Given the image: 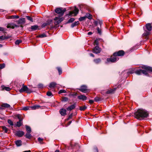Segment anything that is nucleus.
I'll use <instances>...</instances> for the list:
<instances>
[{
	"instance_id": "obj_19",
	"label": "nucleus",
	"mask_w": 152,
	"mask_h": 152,
	"mask_svg": "<svg viewBox=\"0 0 152 152\" xmlns=\"http://www.w3.org/2000/svg\"><path fill=\"white\" fill-rule=\"evenodd\" d=\"M56 84L55 82H53L50 84L49 87L50 88H53L56 86Z\"/></svg>"
},
{
	"instance_id": "obj_55",
	"label": "nucleus",
	"mask_w": 152,
	"mask_h": 152,
	"mask_svg": "<svg viewBox=\"0 0 152 152\" xmlns=\"http://www.w3.org/2000/svg\"><path fill=\"white\" fill-rule=\"evenodd\" d=\"M97 31H98V33H101V30L99 28H97Z\"/></svg>"
},
{
	"instance_id": "obj_6",
	"label": "nucleus",
	"mask_w": 152,
	"mask_h": 152,
	"mask_svg": "<svg viewBox=\"0 0 152 152\" xmlns=\"http://www.w3.org/2000/svg\"><path fill=\"white\" fill-rule=\"evenodd\" d=\"M113 55L111 56L110 58H108L107 59V61L108 62H114L118 60V58Z\"/></svg>"
},
{
	"instance_id": "obj_60",
	"label": "nucleus",
	"mask_w": 152,
	"mask_h": 152,
	"mask_svg": "<svg viewBox=\"0 0 152 152\" xmlns=\"http://www.w3.org/2000/svg\"><path fill=\"white\" fill-rule=\"evenodd\" d=\"M55 152H59V151L58 150H57L55 151Z\"/></svg>"
},
{
	"instance_id": "obj_5",
	"label": "nucleus",
	"mask_w": 152,
	"mask_h": 152,
	"mask_svg": "<svg viewBox=\"0 0 152 152\" xmlns=\"http://www.w3.org/2000/svg\"><path fill=\"white\" fill-rule=\"evenodd\" d=\"M66 10L65 9L62 10L61 8H58L56 9L55 11L56 13L59 14L62 16L64 15Z\"/></svg>"
},
{
	"instance_id": "obj_42",
	"label": "nucleus",
	"mask_w": 152,
	"mask_h": 152,
	"mask_svg": "<svg viewBox=\"0 0 152 152\" xmlns=\"http://www.w3.org/2000/svg\"><path fill=\"white\" fill-rule=\"evenodd\" d=\"M17 117L19 119V121H22L23 119L22 118L21 116L19 115H17Z\"/></svg>"
},
{
	"instance_id": "obj_1",
	"label": "nucleus",
	"mask_w": 152,
	"mask_h": 152,
	"mask_svg": "<svg viewBox=\"0 0 152 152\" xmlns=\"http://www.w3.org/2000/svg\"><path fill=\"white\" fill-rule=\"evenodd\" d=\"M135 118L139 120H141L147 117L148 115V112L145 110L140 109L134 113Z\"/></svg>"
},
{
	"instance_id": "obj_35",
	"label": "nucleus",
	"mask_w": 152,
	"mask_h": 152,
	"mask_svg": "<svg viewBox=\"0 0 152 152\" xmlns=\"http://www.w3.org/2000/svg\"><path fill=\"white\" fill-rule=\"evenodd\" d=\"M22 124V121H19L17 122V124L16 126L18 127L20 126Z\"/></svg>"
},
{
	"instance_id": "obj_52",
	"label": "nucleus",
	"mask_w": 152,
	"mask_h": 152,
	"mask_svg": "<svg viewBox=\"0 0 152 152\" xmlns=\"http://www.w3.org/2000/svg\"><path fill=\"white\" fill-rule=\"evenodd\" d=\"M98 42L97 40H95L94 42V44L97 45H98Z\"/></svg>"
},
{
	"instance_id": "obj_36",
	"label": "nucleus",
	"mask_w": 152,
	"mask_h": 152,
	"mask_svg": "<svg viewBox=\"0 0 152 152\" xmlns=\"http://www.w3.org/2000/svg\"><path fill=\"white\" fill-rule=\"evenodd\" d=\"M8 123L10 124L11 126H12L13 125V123L12 121L10 119H8L7 121Z\"/></svg>"
},
{
	"instance_id": "obj_18",
	"label": "nucleus",
	"mask_w": 152,
	"mask_h": 152,
	"mask_svg": "<svg viewBox=\"0 0 152 152\" xmlns=\"http://www.w3.org/2000/svg\"><path fill=\"white\" fill-rule=\"evenodd\" d=\"M76 107V104H74L69 106L66 109L68 111H71L72 110L74 109Z\"/></svg>"
},
{
	"instance_id": "obj_61",
	"label": "nucleus",
	"mask_w": 152,
	"mask_h": 152,
	"mask_svg": "<svg viewBox=\"0 0 152 152\" xmlns=\"http://www.w3.org/2000/svg\"><path fill=\"white\" fill-rule=\"evenodd\" d=\"M2 47V45L1 44H0V48H1Z\"/></svg>"
},
{
	"instance_id": "obj_39",
	"label": "nucleus",
	"mask_w": 152,
	"mask_h": 152,
	"mask_svg": "<svg viewBox=\"0 0 152 152\" xmlns=\"http://www.w3.org/2000/svg\"><path fill=\"white\" fill-rule=\"evenodd\" d=\"M7 39V37L5 36H0V40H3Z\"/></svg>"
},
{
	"instance_id": "obj_51",
	"label": "nucleus",
	"mask_w": 152,
	"mask_h": 152,
	"mask_svg": "<svg viewBox=\"0 0 152 152\" xmlns=\"http://www.w3.org/2000/svg\"><path fill=\"white\" fill-rule=\"evenodd\" d=\"M38 88H42L43 87V85L41 84H39L37 86Z\"/></svg>"
},
{
	"instance_id": "obj_25",
	"label": "nucleus",
	"mask_w": 152,
	"mask_h": 152,
	"mask_svg": "<svg viewBox=\"0 0 152 152\" xmlns=\"http://www.w3.org/2000/svg\"><path fill=\"white\" fill-rule=\"evenodd\" d=\"M79 24V21H75V22L73 23L72 24V25H71V27L72 28H73L74 27H75V26H76L77 25H78Z\"/></svg>"
},
{
	"instance_id": "obj_40",
	"label": "nucleus",
	"mask_w": 152,
	"mask_h": 152,
	"mask_svg": "<svg viewBox=\"0 0 152 152\" xmlns=\"http://www.w3.org/2000/svg\"><path fill=\"white\" fill-rule=\"evenodd\" d=\"M38 140L40 144L43 143V139L40 137H39L38 138Z\"/></svg>"
},
{
	"instance_id": "obj_38",
	"label": "nucleus",
	"mask_w": 152,
	"mask_h": 152,
	"mask_svg": "<svg viewBox=\"0 0 152 152\" xmlns=\"http://www.w3.org/2000/svg\"><path fill=\"white\" fill-rule=\"evenodd\" d=\"M86 19V17L85 16L81 17L79 19V21H81Z\"/></svg>"
},
{
	"instance_id": "obj_53",
	"label": "nucleus",
	"mask_w": 152,
	"mask_h": 152,
	"mask_svg": "<svg viewBox=\"0 0 152 152\" xmlns=\"http://www.w3.org/2000/svg\"><path fill=\"white\" fill-rule=\"evenodd\" d=\"M94 102V101L93 100H89V103L91 104L93 103Z\"/></svg>"
},
{
	"instance_id": "obj_34",
	"label": "nucleus",
	"mask_w": 152,
	"mask_h": 152,
	"mask_svg": "<svg viewBox=\"0 0 152 152\" xmlns=\"http://www.w3.org/2000/svg\"><path fill=\"white\" fill-rule=\"evenodd\" d=\"M2 128L4 130L5 133H7L8 131V129L5 126H2Z\"/></svg>"
},
{
	"instance_id": "obj_45",
	"label": "nucleus",
	"mask_w": 152,
	"mask_h": 152,
	"mask_svg": "<svg viewBox=\"0 0 152 152\" xmlns=\"http://www.w3.org/2000/svg\"><path fill=\"white\" fill-rule=\"evenodd\" d=\"M58 70V71L59 75H61L62 73V70L59 67L57 68Z\"/></svg>"
},
{
	"instance_id": "obj_50",
	"label": "nucleus",
	"mask_w": 152,
	"mask_h": 152,
	"mask_svg": "<svg viewBox=\"0 0 152 152\" xmlns=\"http://www.w3.org/2000/svg\"><path fill=\"white\" fill-rule=\"evenodd\" d=\"M95 101L96 102H97L100 101V98L98 97H96L94 99Z\"/></svg>"
},
{
	"instance_id": "obj_31",
	"label": "nucleus",
	"mask_w": 152,
	"mask_h": 152,
	"mask_svg": "<svg viewBox=\"0 0 152 152\" xmlns=\"http://www.w3.org/2000/svg\"><path fill=\"white\" fill-rule=\"evenodd\" d=\"M26 130L27 132H31V128L28 126H26Z\"/></svg>"
},
{
	"instance_id": "obj_16",
	"label": "nucleus",
	"mask_w": 152,
	"mask_h": 152,
	"mask_svg": "<svg viewBox=\"0 0 152 152\" xmlns=\"http://www.w3.org/2000/svg\"><path fill=\"white\" fill-rule=\"evenodd\" d=\"M77 98L80 100H82L83 101L87 99V97L84 95H81L78 96Z\"/></svg>"
},
{
	"instance_id": "obj_11",
	"label": "nucleus",
	"mask_w": 152,
	"mask_h": 152,
	"mask_svg": "<svg viewBox=\"0 0 152 152\" xmlns=\"http://www.w3.org/2000/svg\"><path fill=\"white\" fill-rule=\"evenodd\" d=\"M24 134V132L23 131H17L15 133V135L19 137H22Z\"/></svg>"
},
{
	"instance_id": "obj_7",
	"label": "nucleus",
	"mask_w": 152,
	"mask_h": 152,
	"mask_svg": "<svg viewBox=\"0 0 152 152\" xmlns=\"http://www.w3.org/2000/svg\"><path fill=\"white\" fill-rule=\"evenodd\" d=\"M79 10L77 8L75 7V9L73 11H70L68 14V16H75L78 13Z\"/></svg>"
},
{
	"instance_id": "obj_63",
	"label": "nucleus",
	"mask_w": 152,
	"mask_h": 152,
	"mask_svg": "<svg viewBox=\"0 0 152 152\" xmlns=\"http://www.w3.org/2000/svg\"><path fill=\"white\" fill-rule=\"evenodd\" d=\"M75 94H76V95H77V93H76Z\"/></svg>"
},
{
	"instance_id": "obj_58",
	"label": "nucleus",
	"mask_w": 152,
	"mask_h": 152,
	"mask_svg": "<svg viewBox=\"0 0 152 152\" xmlns=\"http://www.w3.org/2000/svg\"><path fill=\"white\" fill-rule=\"evenodd\" d=\"M90 55L91 56H92L93 57H94V55L92 53H90Z\"/></svg>"
},
{
	"instance_id": "obj_3",
	"label": "nucleus",
	"mask_w": 152,
	"mask_h": 152,
	"mask_svg": "<svg viewBox=\"0 0 152 152\" xmlns=\"http://www.w3.org/2000/svg\"><path fill=\"white\" fill-rule=\"evenodd\" d=\"M145 27L147 30H145V32L143 34V35L147 37L150 33V31L152 29V26L150 23H148L146 25Z\"/></svg>"
},
{
	"instance_id": "obj_28",
	"label": "nucleus",
	"mask_w": 152,
	"mask_h": 152,
	"mask_svg": "<svg viewBox=\"0 0 152 152\" xmlns=\"http://www.w3.org/2000/svg\"><path fill=\"white\" fill-rule=\"evenodd\" d=\"M1 107L6 108H8L10 107V105L7 103L3 104L1 105Z\"/></svg>"
},
{
	"instance_id": "obj_37",
	"label": "nucleus",
	"mask_w": 152,
	"mask_h": 152,
	"mask_svg": "<svg viewBox=\"0 0 152 152\" xmlns=\"http://www.w3.org/2000/svg\"><path fill=\"white\" fill-rule=\"evenodd\" d=\"M22 42L21 40H17L15 42V44L16 45H18Z\"/></svg>"
},
{
	"instance_id": "obj_56",
	"label": "nucleus",
	"mask_w": 152,
	"mask_h": 152,
	"mask_svg": "<svg viewBox=\"0 0 152 152\" xmlns=\"http://www.w3.org/2000/svg\"><path fill=\"white\" fill-rule=\"evenodd\" d=\"M72 114H71V115H70L69 116L68 119H70V118H71L72 117Z\"/></svg>"
},
{
	"instance_id": "obj_41",
	"label": "nucleus",
	"mask_w": 152,
	"mask_h": 152,
	"mask_svg": "<svg viewBox=\"0 0 152 152\" xmlns=\"http://www.w3.org/2000/svg\"><path fill=\"white\" fill-rule=\"evenodd\" d=\"M86 107L85 106L83 107H80V110L81 111L84 110L86 109Z\"/></svg>"
},
{
	"instance_id": "obj_23",
	"label": "nucleus",
	"mask_w": 152,
	"mask_h": 152,
	"mask_svg": "<svg viewBox=\"0 0 152 152\" xmlns=\"http://www.w3.org/2000/svg\"><path fill=\"white\" fill-rule=\"evenodd\" d=\"M30 132H27L25 136L26 137V138L28 139H30L31 138V134H30Z\"/></svg>"
},
{
	"instance_id": "obj_46",
	"label": "nucleus",
	"mask_w": 152,
	"mask_h": 152,
	"mask_svg": "<svg viewBox=\"0 0 152 152\" xmlns=\"http://www.w3.org/2000/svg\"><path fill=\"white\" fill-rule=\"evenodd\" d=\"M114 90L113 89H111L110 90H108L107 91V94H110V93H112L114 92Z\"/></svg>"
},
{
	"instance_id": "obj_59",
	"label": "nucleus",
	"mask_w": 152,
	"mask_h": 152,
	"mask_svg": "<svg viewBox=\"0 0 152 152\" xmlns=\"http://www.w3.org/2000/svg\"><path fill=\"white\" fill-rule=\"evenodd\" d=\"M95 150L96 151V152H98V149L96 148H95Z\"/></svg>"
},
{
	"instance_id": "obj_54",
	"label": "nucleus",
	"mask_w": 152,
	"mask_h": 152,
	"mask_svg": "<svg viewBox=\"0 0 152 152\" xmlns=\"http://www.w3.org/2000/svg\"><path fill=\"white\" fill-rule=\"evenodd\" d=\"M4 30V28L2 27H0V31H3Z\"/></svg>"
},
{
	"instance_id": "obj_44",
	"label": "nucleus",
	"mask_w": 152,
	"mask_h": 152,
	"mask_svg": "<svg viewBox=\"0 0 152 152\" xmlns=\"http://www.w3.org/2000/svg\"><path fill=\"white\" fill-rule=\"evenodd\" d=\"M26 17L28 20L31 21L32 22L33 21L32 18H31L29 16H26Z\"/></svg>"
},
{
	"instance_id": "obj_57",
	"label": "nucleus",
	"mask_w": 152,
	"mask_h": 152,
	"mask_svg": "<svg viewBox=\"0 0 152 152\" xmlns=\"http://www.w3.org/2000/svg\"><path fill=\"white\" fill-rule=\"evenodd\" d=\"M92 34V33L91 32H89L88 33V34L89 35H91Z\"/></svg>"
},
{
	"instance_id": "obj_21",
	"label": "nucleus",
	"mask_w": 152,
	"mask_h": 152,
	"mask_svg": "<svg viewBox=\"0 0 152 152\" xmlns=\"http://www.w3.org/2000/svg\"><path fill=\"white\" fill-rule=\"evenodd\" d=\"M31 29L32 31H36L38 29V26L37 25H34L31 26Z\"/></svg>"
},
{
	"instance_id": "obj_4",
	"label": "nucleus",
	"mask_w": 152,
	"mask_h": 152,
	"mask_svg": "<svg viewBox=\"0 0 152 152\" xmlns=\"http://www.w3.org/2000/svg\"><path fill=\"white\" fill-rule=\"evenodd\" d=\"M19 91L20 93L26 92V93L29 94L32 92L26 86H25L23 84V85L21 88L19 90Z\"/></svg>"
},
{
	"instance_id": "obj_2",
	"label": "nucleus",
	"mask_w": 152,
	"mask_h": 152,
	"mask_svg": "<svg viewBox=\"0 0 152 152\" xmlns=\"http://www.w3.org/2000/svg\"><path fill=\"white\" fill-rule=\"evenodd\" d=\"M142 68L144 70H137L135 71V73L138 75H140L142 73L146 75H147L148 72L152 71V68L147 66H142Z\"/></svg>"
},
{
	"instance_id": "obj_49",
	"label": "nucleus",
	"mask_w": 152,
	"mask_h": 152,
	"mask_svg": "<svg viewBox=\"0 0 152 152\" xmlns=\"http://www.w3.org/2000/svg\"><path fill=\"white\" fill-rule=\"evenodd\" d=\"M5 65L4 64H0V69H2L5 67Z\"/></svg>"
},
{
	"instance_id": "obj_9",
	"label": "nucleus",
	"mask_w": 152,
	"mask_h": 152,
	"mask_svg": "<svg viewBox=\"0 0 152 152\" xmlns=\"http://www.w3.org/2000/svg\"><path fill=\"white\" fill-rule=\"evenodd\" d=\"M54 20L55 21L54 24L55 25H57L62 21L63 19L62 18H60L58 17H56Z\"/></svg>"
},
{
	"instance_id": "obj_13",
	"label": "nucleus",
	"mask_w": 152,
	"mask_h": 152,
	"mask_svg": "<svg viewBox=\"0 0 152 152\" xmlns=\"http://www.w3.org/2000/svg\"><path fill=\"white\" fill-rule=\"evenodd\" d=\"M17 23L18 24H23L25 22V19L24 18H20L19 20L16 21Z\"/></svg>"
},
{
	"instance_id": "obj_8",
	"label": "nucleus",
	"mask_w": 152,
	"mask_h": 152,
	"mask_svg": "<svg viewBox=\"0 0 152 152\" xmlns=\"http://www.w3.org/2000/svg\"><path fill=\"white\" fill-rule=\"evenodd\" d=\"M124 54V51L122 50H121L117 52L114 53L113 54V55L115 56H123Z\"/></svg>"
},
{
	"instance_id": "obj_20",
	"label": "nucleus",
	"mask_w": 152,
	"mask_h": 152,
	"mask_svg": "<svg viewBox=\"0 0 152 152\" xmlns=\"http://www.w3.org/2000/svg\"><path fill=\"white\" fill-rule=\"evenodd\" d=\"M15 143L18 146H19L22 145V141L21 140H18L15 141Z\"/></svg>"
},
{
	"instance_id": "obj_17",
	"label": "nucleus",
	"mask_w": 152,
	"mask_h": 152,
	"mask_svg": "<svg viewBox=\"0 0 152 152\" xmlns=\"http://www.w3.org/2000/svg\"><path fill=\"white\" fill-rule=\"evenodd\" d=\"M52 20H48L46 22L44 23L42 25V27H44L47 25H50L52 22Z\"/></svg>"
},
{
	"instance_id": "obj_26",
	"label": "nucleus",
	"mask_w": 152,
	"mask_h": 152,
	"mask_svg": "<svg viewBox=\"0 0 152 152\" xmlns=\"http://www.w3.org/2000/svg\"><path fill=\"white\" fill-rule=\"evenodd\" d=\"M19 18V16L18 15H12L9 16V18L10 19H14L16 18L18 19Z\"/></svg>"
},
{
	"instance_id": "obj_47",
	"label": "nucleus",
	"mask_w": 152,
	"mask_h": 152,
	"mask_svg": "<svg viewBox=\"0 0 152 152\" xmlns=\"http://www.w3.org/2000/svg\"><path fill=\"white\" fill-rule=\"evenodd\" d=\"M68 99L66 97H64L62 99V101L66 102L68 101Z\"/></svg>"
},
{
	"instance_id": "obj_14",
	"label": "nucleus",
	"mask_w": 152,
	"mask_h": 152,
	"mask_svg": "<svg viewBox=\"0 0 152 152\" xmlns=\"http://www.w3.org/2000/svg\"><path fill=\"white\" fill-rule=\"evenodd\" d=\"M15 27H18L17 25L12 23H8L7 26V28H11L14 29Z\"/></svg>"
},
{
	"instance_id": "obj_29",
	"label": "nucleus",
	"mask_w": 152,
	"mask_h": 152,
	"mask_svg": "<svg viewBox=\"0 0 152 152\" xmlns=\"http://www.w3.org/2000/svg\"><path fill=\"white\" fill-rule=\"evenodd\" d=\"M85 17H86V18H87L89 19H91L92 18V15L89 13L87 14Z\"/></svg>"
},
{
	"instance_id": "obj_27",
	"label": "nucleus",
	"mask_w": 152,
	"mask_h": 152,
	"mask_svg": "<svg viewBox=\"0 0 152 152\" xmlns=\"http://www.w3.org/2000/svg\"><path fill=\"white\" fill-rule=\"evenodd\" d=\"M94 61L96 64H98L101 62V60L100 58H97L94 59Z\"/></svg>"
},
{
	"instance_id": "obj_10",
	"label": "nucleus",
	"mask_w": 152,
	"mask_h": 152,
	"mask_svg": "<svg viewBox=\"0 0 152 152\" xmlns=\"http://www.w3.org/2000/svg\"><path fill=\"white\" fill-rule=\"evenodd\" d=\"M78 89L80 91L84 93H86L88 91L87 87L85 86H82L80 88Z\"/></svg>"
},
{
	"instance_id": "obj_43",
	"label": "nucleus",
	"mask_w": 152,
	"mask_h": 152,
	"mask_svg": "<svg viewBox=\"0 0 152 152\" xmlns=\"http://www.w3.org/2000/svg\"><path fill=\"white\" fill-rule=\"evenodd\" d=\"M66 92L65 90H63V89H62V90H61L59 91L58 92V94H61L62 93H66Z\"/></svg>"
},
{
	"instance_id": "obj_30",
	"label": "nucleus",
	"mask_w": 152,
	"mask_h": 152,
	"mask_svg": "<svg viewBox=\"0 0 152 152\" xmlns=\"http://www.w3.org/2000/svg\"><path fill=\"white\" fill-rule=\"evenodd\" d=\"M47 37V35L45 33H43L42 34H40L37 36L38 37L43 38L46 37Z\"/></svg>"
},
{
	"instance_id": "obj_12",
	"label": "nucleus",
	"mask_w": 152,
	"mask_h": 152,
	"mask_svg": "<svg viewBox=\"0 0 152 152\" xmlns=\"http://www.w3.org/2000/svg\"><path fill=\"white\" fill-rule=\"evenodd\" d=\"M93 52L95 53H98L100 52V50L98 46H96L93 49Z\"/></svg>"
},
{
	"instance_id": "obj_15",
	"label": "nucleus",
	"mask_w": 152,
	"mask_h": 152,
	"mask_svg": "<svg viewBox=\"0 0 152 152\" xmlns=\"http://www.w3.org/2000/svg\"><path fill=\"white\" fill-rule=\"evenodd\" d=\"M59 112L61 115L64 116L66 115V110L65 109H61L59 110Z\"/></svg>"
},
{
	"instance_id": "obj_22",
	"label": "nucleus",
	"mask_w": 152,
	"mask_h": 152,
	"mask_svg": "<svg viewBox=\"0 0 152 152\" xmlns=\"http://www.w3.org/2000/svg\"><path fill=\"white\" fill-rule=\"evenodd\" d=\"M40 107V106L38 105H34L32 106H31V110H35L39 109Z\"/></svg>"
},
{
	"instance_id": "obj_48",
	"label": "nucleus",
	"mask_w": 152,
	"mask_h": 152,
	"mask_svg": "<svg viewBox=\"0 0 152 152\" xmlns=\"http://www.w3.org/2000/svg\"><path fill=\"white\" fill-rule=\"evenodd\" d=\"M47 95L48 96H52V94L51 92L50 91H48L47 93Z\"/></svg>"
},
{
	"instance_id": "obj_24",
	"label": "nucleus",
	"mask_w": 152,
	"mask_h": 152,
	"mask_svg": "<svg viewBox=\"0 0 152 152\" xmlns=\"http://www.w3.org/2000/svg\"><path fill=\"white\" fill-rule=\"evenodd\" d=\"M1 88L3 89V90H5L7 91H10L11 88L8 87H5L4 86H1Z\"/></svg>"
},
{
	"instance_id": "obj_33",
	"label": "nucleus",
	"mask_w": 152,
	"mask_h": 152,
	"mask_svg": "<svg viewBox=\"0 0 152 152\" xmlns=\"http://www.w3.org/2000/svg\"><path fill=\"white\" fill-rule=\"evenodd\" d=\"M75 20V19L74 18H71L69 19V20L67 21V23H72Z\"/></svg>"
},
{
	"instance_id": "obj_62",
	"label": "nucleus",
	"mask_w": 152,
	"mask_h": 152,
	"mask_svg": "<svg viewBox=\"0 0 152 152\" xmlns=\"http://www.w3.org/2000/svg\"><path fill=\"white\" fill-rule=\"evenodd\" d=\"M71 121H70V122H69V123H70H70H71Z\"/></svg>"
},
{
	"instance_id": "obj_32",
	"label": "nucleus",
	"mask_w": 152,
	"mask_h": 152,
	"mask_svg": "<svg viewBox=\"0 0 152 152\" xmlns=\"http://www.w3.org/2000/svg\"><path fill=\"white\" fill-rule=\"evenodd\" d=\"M22 110H31L30 106H26L23 108Z\"/></svg>"
}]
</instances>
